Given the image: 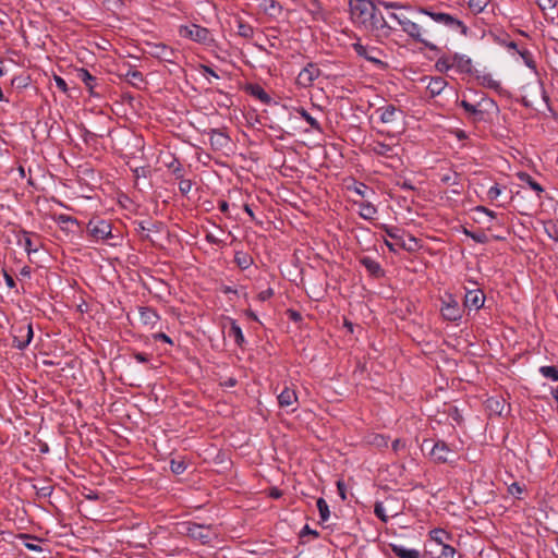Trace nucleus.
<instances>
[{
	"label": "nucleus",
	"instance_id": "17",
	"mask_svg": "<svg viewBox=\"0 0 558 558\" xmlns=\"http://www.w3.org/2000/svg\"><path fill=\"white\" fill-rule=\"evenodd\" d=\"M296 402V392L289 387H284V389L278 395V403L280 408H289L294 405Z\"/></svg>",
	"mask_w": 558,
	"mask_h": 558
},
{
	"label": "nucleus",
	"instance_id": "22",
	"mask_svg": "<svg viewBox=\"0 0 558 558\" xmlns=\"http://www.w3.org/2000/svg\"><path fill=\"white\" fill-rule=\"evenodd\" d=\"M391 550L400 558H420V553L416 549H409L402 545L391 544Z\"/></svg>",
	"mask_w": 558,
	"mask_h": 558
},
{
	"label": "nucleus",
	"instance_id": "35",
	"mask_svg": "<svg viewBox=\"0 0 558 558\" xmlns=\"http://www.w3.org/2000/svg\"><path fill=\"white\" fill-rule=\"evenodd\" d=\"M487 408L494 412V413H497L499 415L502 414V411H504V408H505V402L504 401H500L499 399L497 398H489L487 400Z\"/></svg>",
	"mask_w": 558,
	"mask_h": 558
},
{
	"label": "nucleus",
	"instance_id": "38",
	"mask_svg": "<svg viewBox=\"0 0 558 558\" xmlns=\"http://www.w3.org/2000/svg\"><path fill=\"white\" fill-rule=\"evenodd\" d=\"M158 51L156 52L157 57L165 61H172V57L174 54L173 50L168 48L165 45L157 46Z\"/></svg>",
	"mask_w": 558,
	"mask_h": 558
},
{
	"label": "nucleus",
	"instance_id": "3",
	"mask_svg": "<svg viewBox=\"0 0 558 558\" xmlns=\"http://www.w3.org/2000/svg\"><path fill=\"white\" fill-rule=\"evenodd\" d=\"M387 238L385 239V244L391 252H397L401 248L407 251H412L416 246V240L407 234L403 230L399 228H386L385 229Z\"/></svg>",
	"mask_w": 558,
	"mask_h": 558
},
{
	"label": "nucleus",
	"instance_id": "64",
	"mask_svg": "<svg viewBox=\"0 0 558 558\" xmlns=\"http://www.w3.org/2000/svg\"><path fill=\"white\" fill-rule=\"evenodd\" d=\"M58 219L60 222H75V219L71 218L70 216H65V215H60Z\"/></svg>",
	"mask_w": 558,
	"mask_h": 558
},
{
	"label": "nucleus",
	"instance_id": "2",
	"mask_svg": "<svg viewBox=\"0 0 558 558\" xmlns=\"http://www.w3.org/2000/svg\"><path fill=\"white\" fill-rule=\"evenodd\" d=\"M179 533L186 535L202 544H207L216 536V530L210 524H198L195 522H182L178 526Z\"/></svg>",
	"mask_w": 558,
	"mask_h": 558
},
{
	"label": "nucleus",
	"instance_id": "27",
	"mask_svg": "<svg viewBox=\"0 0 558 558\" xmlns=\"http://www.w3.org/2000/svg\"><path fill=\"white\" fill-rule=\"evenodd\" d=\"M446 86L447 82H445L442 77H433L427 85V89L433 96H436L439 95Z\"/></svg>",
	"mask_w": 558,
	"mask_h": 558
},
{
	"label": "nucleus",
	"instance_id": "47",
	"mask_svg": "<svg viewBox=\"0 0 558 558\" xmlns=\"http://www.w3.org/2000/svg\"><path fill=\"white\" fill-rule=\"evenodd\" d=\"M192 189V181L191 180H181L179 182V190L182 194H187L190 193Z\"/></svg>",
	"mask_w": 558,
	"mask_h": 558
},
{
	"label": "nucleus",
	"instance_id": "6",
	"mask_svg": "<svg viewBox=\"0 0 558 558\" xmlns=\"http://www.w3.org/2000/svg\"><path fill=\"white\" fill-rule=\"evenodd\" d=\"M87 232L96 241L113 238L111 223L106 220L92 219L87 225Z\"/></svg>",
	"mask_w": 558,
	"mask_h": 558
},
{
	"label": "nucleus",
	"instance_id": "42",
	"mask_svg": "<svg viewBox=\"0 0 558 558\" xmlns=\"http://www.w3.org/2000/svg\"><path fill=\"white\" fill-rule=\"evenodd\" d=\"M501 187L498 184H494L487 191V197L490 201H496L501 195Z\"/></svg>",
	"mask_w": 558,
	"mask_h": 558
},
{
	"label": "nucleus",
	"instance_id": "37",
	"mask_svg": "<svg viewBox=\"0 0 558 558\" xmlns=\"http://www.w3.org/2000/svg\"><path fill=\"white\" fill-rule=\"evenodd\" d=\"M519 54L521 56L523 62L525 63V65L532 70H536V64H535V61L533 59V54L530 50L527 49H522V50H518Z\"/></svg>",
	"mask_w": 558,
	"mask_h": 558
},
{
	"label": "nucleus",
	"instance_id": "59",
	"mask_svg": "<svg viewBox=\"0 0 558 558\" xmlns=\"http://www.w3.org/2000/svg\"><path fill=\"white\" fill-rule=\"evenodd\" d=\"M456 26L460 28V32L462 35L466 36L468 35V27L459 20L456 19Z\"/></svg>",
	"mask_w": 558,
	"mask_h": 558
},
{
	"label": "nucleus",
	"instance_id": "12",
	"mask_svg": "<svg viewBox=\"0 0 558 558\" xmlns=\"http://www.w3.org/2000/svg\"><path fill=\"white\" fill-rule=\"evenodd\" d=\"M365 27L376 32L379 36H388L390 34L391 26L388 25L383 14L375 8L374 17L367 22Z\"/></svg>",
	"mask_w": 558,
	"mask_h": 558
},
{
	"label": "nucleus",
	"instance_id": "63",
	"mask_svg": "<svg viewBox=\"0 0 558 558\" xmlns=\"http://www.w3.org/2000/svg\"><path fill=\"white\" fill-rule=\"evenodd\" d=\"M25 547L28 548L29 550H34V551H40L41 550V547L34 544V543H25Z\"/></svg>",
	"mask_w": 558,
	"mask_h": 558
},
{
	"label": "nucleus",
	"instance_id": "23",
	"mask_svg": "<svg viewBox=\"0 0 558 558\" xmlns=\"http://www.w3.org/2000/svg\"><path fill=\"white\" fill-rule=\"evenodd\" d=\"M209 135L210 144L216 148H222L229 143L228 136L218 130H211Z\"/></svg>",
	"mask_w": 558,
	"mask_h": 558
},
{
	"label": "nucleus",
	"instance_id": "24",
	"mask_svg": "<svg viewBox=\"0 0 558 558\" xmlns=\"http://www.w3.org/2000/svg\"><path fill=\"white\" fill-rule=\"evenodd\" d=\"M17 243L27 252V254L38 251V245L33 242L29 232L23 231Z\"/></svg>",
	"mask_w": 558,
	"mask_h": 558
},
{
	"label": "nucleus",
	"instance_id": "1",
	"mask_svg": "<svg viewBox=\"0 0 558 558\" xmlns=\"http://www.w3.org/2000/svg\"><path fill=\"white\" fill-rule=\"evenodd\" d=\"M451 535L441 529L430 532L427 553L432 558H453V548L450 546Z\"/></svg>",
	"mask_w": 558,
	"mask_h": 558
},
{
	"label": "nucleus",
	"instance_id": "8",
	"mask_svg": "<svg viewBox=\"0 0 558 558\" xmlns=\"http://www.w3.org/2000/svg\"><path fill=\"white\" fill-rule=\"evenodd\" d=\"M179 34L181 37L192 39L199 44H206L210 41L209 31L196 24L181 26Z\"/></svg>",
	"mask_w": 558,
	"mask_h": 558
},
{
	"label": "nucleus",
	"instance_id": "32",
	"mask_svg": "<svg viewBox=\"0 0 558 558\" xmlns=\"http://www.w3.org/2000/svg\"><path fill=\"white\" fill-rule=\"evenodd\" d=\"M229 337L233 338L238 345H242L244 342L242 329L235 322H232L231 324L229 329Z\"/></svg>",
	"mask_w": 558,
	"mask_h": 558
},
{
	"label": "nucleus",
	"instance_id": "40",
	"mask_svg": "<svg viewBox=\"0 0 558 558\" xmlns=\"http://www.w3.org/2000/svg\"><path fill=\"white\" fill-rule=\"evenodd\" d=\"M78 77L85 83L86 87L89 89L94 88L95 77L87 70L82 69L78 72Z\"/></svg>",
	"mask_w": 558,
	"mask_h": 558
},
{
	"label": "nucleus",
	"instance_id": "5",
	"mask_svg": "<svg viewBox=\"0 0 558 558\" xmlns=\"http://www.w3.org/2000/svg\"><path fill=\"white\" fill-rule=\"evenodd\" d=\"M13 345L20 350L25 349L32 341L34 332L31 323H17L12 326Z\"/></svg>",
	"mask_w": 558,
	"mask_h": 558
},
{
	"label": "nucleus",
	"instance_id": "46",
	"mask_svg": "<svg viewBox=\"0 0 558 558\" xmlns=\"http://www.w3.org/2000/svg\"><path fill=\"white\" fill-rule=\"evenodd\" d=\"M450 68H451V64H450V62H449V59H448V58L439 59V60L436 62V69H437L439 72H446V71H448Z\"/></svg>",
	"mask_w": 558,
	"mask_h": 558
},
{
	"label": "nucleus",
	"instance_id": "15",
	"mask_svg": "<svg viewBox=\"0 0 558 558\" xmlns=\"http://www.w3.org/2000/svg\"><path fill=\"white\" fill-rule=\"evenodd\" d=\"M376 113L379 120L386 124L395 122L402 114L401 110L397 109L393 105L380 107L376 110Z\"/></svg>",
	"mask_w": 558,
	"mask_h": 558
},
{
	"label": "nucleus",
	"instance_id": "61",
	"mask_svg": "<svg viewBox=\"0 0 558 558\" xmlns=\"http://www.w3.org/2000/svg\"><path fill=\"white\" fill-rule=\"evenodd\" d=\"M202 68L205 73L209 74L210 76H213L215 78H219V75L211 68H209L207 65H203Z\"/></svg>",
	"mask_w": 558,
	"mask_h": 558
},
{
	"label": "nucleus",
	"instance_id": "4",
	"mask_svg": "<svg viewBox=\"0 0 558 558\" xmlns=\"http://www.w3.org/2000/svg\"><path fill=\"white\" fill-rule=\"evenodd\" d=\"M351 17L355 23L367 25L374 17L376 4L371 0H350Z\"/></svg>",
	"mask_w": 558,
	"mask_h": 558
},
{
	"label": "nucleus",
	"instance_id": "60",
	"mask_svg": "<svg viewBox=\"0 0 558 558\" xmlns=\"http://www.w3.org/2000/svg\"><path fill=\"white\" fill-rule=\"evenodd\" d=\"M509 492L513 495V494H521L522 493V488L520 487L519 484L517 483H513L510 487H509Z\"/></svg>",
	"mask_w": 558,
	"mask_h": 558
},
{
	"label": "nucleus",
	"instance_id": "36",
	"mask_svg": "<svg viewBox=\"0 0 558 558\" xmlns=\"http://www.w3.org/2000/svg\"><path fill=\"white\" fill-rule=\"evenodd\" d=\"M317 508H318L322 521H324V522L327 521L329 519L330 511H329L328 504L326 502V500L324 498L317 499Z\"/></svg>",
	"mask_w": 558,
	"mask_h": 558
},
{
	"label": "nucleus",
	"instance_id": "26",
	"mask_svg": "<svg viewBox=\"0 0 558 558\" xmlns=\"http://www.w3.org/2000/svg\"><path fill=\"white\" fill-rule=\"evenodd\" d=\"M359 208H360L359 213H360L361 217L364 219L371 220L377 214L376 207L369 202L360 203Z\"/></svg>",
	"mask_w": 558,
	"mask_h": 558
},
{
	"label": "nucleus",
	"instance_id": "34",
	"mask_svg": "<svg viewBox=\"0 0 558 558\" xmlns=\"http://www.w3.org/2000/svg\"><path fill=\"white\" fill-rule=\"evenodd\" d=\"M544 230L551 240L558 242V222L553 220L545 222Z\"/></svg>",
	"mask_w": 558,
	"mask_h": 558
},
{
	"label": "nucleus",
	"instance_id": "51",
	"mask_svg": "<svg viewBox=\"0 0 558 558\" xmlns=\"http://www.w3.org/2000/svg\"><path fill=\"white\" fill-rule=\"evenodd\" d=\"M337 488H338V493H339L341 499L345 500L347 499V488H345L344 483L339 481L337 483Z\"/></svg>",
	"mask_w": 558,
	"mask_h": 558
},
{
	"label": "nucleus",
	"instance_id": "58",
	"mask_svg": "<svg viewBox=\"0 0 558 558\" xmlns=\"http://www.w3.org/2000/svg\"><path fill=\"white\" fill-rule=\"evenodd\" d=\"M476 210L484 213L485 215L489 216L490 218H496V213L486 207L480 206L476 208Z\"/></svg>",
	"mask_w": 558,
	"mask_h": 558
},
{
	"label": "nucleus",
	"instance_id": "10",
	"mask_svg": "<svg viewBox=\"0 0 558 558\" xmlns=\"http://www.w3.org/2000/svg\"><path fill=\"white\" fill-rule=\"evenodd\" d=\"M320 75L319 68L314 63H308L298 75L296 83L301 87H308Z\"/></svg>",
	"mask_w": 558,
	"mask_h": 558
},
{
	"label": "nucleus",
	"instance_id": "41",
	"mask_svg": "<svg viewBox=\"0 0 558 558\" xmlns=\"http://www.w3.org/2000/svg\"><path fill=\"white\" fill-rule=\"evenodd\" d=\"M374 512L377 515V518H379L381 521H384V522L388 521L389 515L386 513L385 507L381 502L375 504Z\"/></svg>",
	"mask_w": 558,
	"mask_h": 558
},
{
	"label": "nucleus",
	"instance_id": "50",
	"mask_svg": "<svg viewBox=\"0 0 558 558\" xmlns=\"http://www.w3.org/2000/svg\"><path fill=\"white\" fill-rule=\"evenodd\" d=\"M354 191L361 195L362 197H366L367 196V192H369L371 190L363 183H359L355 187H354Z\"/></svg>",
	"mask_w": 558,
	"mask_h": 558
},
{
	"label": "nucleus",
	"instance_id": "7",
	"mask_svg": "<svg viewBox=\"0 0 558 558\" xmlns=\"http://www.w3.org/2000/svg\"><path fill=\"white\" fill-rule=\"evenodd\" d=\"M402 31L407 33L411 38H413L415 41H418L423 44L425 47H427L430 50H436V46L433 45L430 41H428L424 34L427 32L422 25L410 21L409 19L407 21L402 22Z\"/></svg>",
	"mask_w": 558,
	"mask_h": 558
},
{
	"label": "nucleus",
	"instance_id": "39",
	"mask_svg": "<svg viewBox=\"0 0 558 558\" xmlns=\"http://www.w3.org/2000/svg\"><path fill=\"white\" fill-rule=\"evenodd\" d=\"M539 373L554 381H558V369L555 366H542Z\"/></svg>",
	"mask_w": 558,
	"mask_h": 558
},
{
	"label": "nucleus",
	"instance_id": "13",
	"mask_svg": "<svg viewBox=\"0 0 558 558\" xmlns=\"http://www.w3.org/2000/svg\"><path fill=\"white\" fill-rule=\"evenodd\" d=\"M482 86L493 89L497 92L498 94H501L504 92V88L501 86V82L499 80L494 78V76L490 73H487L485 69H480L477 74L474 77Z\"/></svg>",
	"mask_w": 558,
	"mask_h": 558
},
{
	"label": "nucleus",
	"instance_id": "31",
	"mask_svg": "<svg viewBox=\"0 0 558 558\" xmlns=\"http://www.w3.org/2000/svg\"><path fill=\"white\" fill-rule=\"evenodd\" d=\"M296 112L311 125L315 131L322 132L319 122L312 117L304 108H298Z\"/></svg>",
	"mask_w": 558,
	"mask_h": 558
},
{
	"label": "nucleus",
	"instance_id": "43",
	"mask_svg": "<svg viewBox=\"0 0 558 558\" xmlns=\"http://www.w3.org/2000/svg\"><path fill=\"white\" fill-rule=\"evenodd\" d=\"M377 3H378L380 7H383V8L387 9V10H389V9H402V8H404V5H403V4H401L400 2H397V1L377 0Z\"/></svg>",
	"mask_w": 558,
	"mask_h": 558
},
{
	"label": "nucleus",
	"instance_id": "48",
	"mask_svg": "<svg viewBox=\"0 0 558 558\" xmlns=\"http://www.w3.org/2000/svg\"><path fill=\"white\" fill-rule=\"evenodd\" d=\"M536 2L543 11L553 9L556 5V0H536Z\"/></svg>",
	"mask_w": 558,
	"mask_h": 558
},
{
	"label": "nucleus",
	"instance_id": "53",
	"mask_svg": "<svg viewBox=\"0 0 558 558\" xmlns=\"http://www.w3.org/2000/svg\"><path fill=\"white\" fill-rule=\"evenodd\" d=\"M54 81H56V85H57V87L59 89H61L62 92H66V89H68L66 88V83H65V81L62 77L56 76Z\"/></svg>",
	"mask_w": 558,
	"mask_h": 558
},
{
	"label": "nucleus",
	"instance_id": "45",
	"mask_svg": "<svg viewBox=\"0 0 558 558\" xmlns=\"http://www.w3.org/2000/svg\"><path fill=\"white\" fill-rule=\"evenodd\" d=\"M170 469L174 474H181L185 470V464L183 461L172 460L170 463Z\"/></svg>",
	"mask_w": 558,
	"mask_h": 558
},
{
	"label": "nucleus",
	"instance_id": "19",
	"mask_svg": "<svg viewBox=\"0 0 558 558\" xmlns=\"http://www.w3.org/2000/svg\"><path fill=\"white\" fill-rule=\"evenodd\" d=\"M140 319L145 326L154 327L158 323L159 316L157 312L150 307H141Z\"/></svg>",
	"mask_w": 558,
	"mask_h": 558
},
{
	"label": "nucleus",
	"instance_id": "20",
	"mask_svg": "<svg viewBox=\"0 0 558 558\" xmlns=\"http://www.w3.org/2000/svg\"><path fill=\"white\" fill-rule=\"evenodd\" d=\"M518 178H519V180L521 181L522 184L527 185L531 190H533L536 193V195L538 197H541V195L544 192V189L529 173L520 172L518 174Z\"/></svg>",
	"mask_w": 558,
	"mask_h": 558
},
{
	"label": "nucleus",
	"instance_id": "25",
	"mask_svg": "<svg viewBox=\"0 0 558 558\" xmlns=\"http://www.w3.org/2000/svg\"><path fill=\"white\" fill-rule=\"evenodd\" d=\"M123 76L125 77L128 83L137 88H140L141 85L144 83V76L137 70L129 69L128 72L123 74Z\"/></svg>",
	"mask_w": 558,
	"mask_h": 558
},
{
	"label": "nucleus",
	"instance_id": "55",
	"mask_svg": "<svg viewBox=\"0 0 558 558\" xmlns=\"http://www.w3.org/2000/svg\"><path fill=\"white\" fill-rule=\"evenodd\" d=\"M390 17L396 20L401 27H402V22L408 20V17L405 15L399 14V13H391Z\"/></svg>",
	"mask_w": 558,
	"mask_h": 558
},
{
	"label": "nucleus",
	"instance_id": "28",
	"mask_svg": "<svg viewBox=\"0 0 558 558\" xmlns=\"http://www.w3.org/2000/svg\"><path fill=\"white\" fill-rule=\"evenodd\" d=\"M247 89L252 96L256 97L262 102L268 104L270 101L269 95L264 90L262 86L257 84L250 85Z\"/></svg>",
	"mask_w": 558,
	"mask_h": 558
},
{
	"label": "nucleus",
	"instance_id": "57",
	"mask_svg": "<svg viewBox=\"0 0 558 558\" xmlns=\"http://www.w3.org/2000/svg\"><path fill=\"white\" fill-rule=\"evenodd\" d=\"M154 338L156 340H162V341H165V342H167L169 344H172V340L166 333H163V332L156 333L154 336Z\"/></svg>",
	"mask_w": 558,
	"mask_h": 558
},
{
	"label": "nucleus",
	"instance_id": "33",
	"mask_svg": "<svg viewBox=\"0 0 558 558\" xmlns=\"http://www.w3.org/2000/svg\"><path fill=\"white\" fill-rule=\"evenodd\" d=\"M461 106L464 108V110L473 117L474 121L482 120L483 118V111L477 109L476 105H472L468 102L466 100L461 101Z\"/></svg>",
	"mask_w": 558,
	"mask_h": 558
},
{
	"label": "nucleus",
	"instance_id": "56",
	"mask_svg": "<svg viewBox=\"0 0 558 558\" xmlns=\"http://www.w3.org/2000/svg\"><path fill=\"white\" fill-rule=\"evenodd\" d=\"M134 359L138 362V363H146L148 362L149 357L147 354L145 353H141V352H137L134 354Z\"/></svg>",
	"mask_w": 558,
	"mask_h": 558
},
{
	"label": "nucleus",
	"instance_id": "29",
	"mask_svg": "<svg viewBox=\"0 0 558 558\" xmlns=\"http://www.w3.org/2000/svg\"><path fill=\"white\" fill-rule=\"evenodd\" d=\"M372 149L376 155H379V156L392 157V155H393V148L390 145H387L381 142L374 143Z\"/></svg>",
	"mask_w": 558,
	"mask_h": 558
},
{
	"label": "nucleus",
	"instance_id": "49",
	"mask_svg": "<svg viewBox=\"0 0 558 558\" xmlns=\"http://www.w3.org/2000/svg\"><path fill=\"white\" fill-rule=\"evenodd\" d=\"M239 34L243 37H251L252 34H253V29L251 26L248 25H243V24H240L239 25Z\"/></svg>",
	"mask_w": 558,
	"mask_h": 558
},
{
	"label": "nucleus",
	"instance_id": "54",
	"mask_svg": "<svg viewBox=\"0 0 558 558\" xmlns=\"http://www.w3.org/2000/svg\"><path fill=\"white\" fill-rule=\"evenodd\" d=\"M274 294L272 290L271 289H267V290H264L262 292L258 293V299L260 301H266L268 300L271 295Z\"/></svg>",
	"mask_w": 558,
	"mask_h": 558
},
{
	"label": "nucleus",
	"instance_id": "52",
	"mask_svg": "<svg viewBox=\"0 0 558 558\" xmlns=\"http://www.w3.org/2000/svg\"><path fill=\"white\" fill-rule=\"evenodd\" d=\"M3 276H4V281H5V284L8 286V288L13 289L15 287V281L13 279V277L10 274H8L5 270L3 271Z\"/></svg>",
	"mask_w": 558,
	"mask_h": 558
},
{
	"label": "nucleus",
	"instance_id": "14",
	"mask_svg": "<svg viewBox=\"0 0 558 558\" xmlns=\"http://www.w3.org/2000/svg\"><path fill=\"white\" fill-rule=\"evenodd\" d=\"M451 450L444 441L435 442L429 450L432 459L436 462H447Z\"/></svg>",
	"mask_w": 558,
	"mask_h": 558
},
{
	"label": "nucleus",
	"instance_id": "21",
	"mask_svg": "<svg viewBox=\"0 0 558 558\" xmlns=\"http://www.w3.org/2000/svg\"><path fill=\"white\" fill-rule=\"evenodd\" d=\"M423 13L428 15L436 23L444 24L446 26H451L453 24V16L448 13L433 12L427 10H423Z\"/></svg>",
	"mask_w": 558,
	"mask_h": 558
},
{
	"label": "nucleus",
	"instance_id": "11",
	"mask_svg": "<svg viewBox=\"0 0 558 558\" xmlns=\"http://www.w3.org/2000/svg\"><path fill=\"white\" fill-rule=\"evenodd\" d=\"M474 287L475 288L465 291L464 306L469 310L477 311L484 305L485 295L475 283Z\"/></svg>",
	"mask_w": 558,
	"mask_h": 558
},
{
	"label": "nucleus",
	"instance_id": "30",
	"mask_svg": "<svg viewBox=\"0 0 558 558\" xmlns=\"http://www.w3.org/2000/svg\"><path fill=\"white\" fill-rule=\"evenodd\" d=\"M234 262L241 269H247L252 265L253 258L246 253L236 252Z\"/></svg>",
	"mask_w": 558,
	"mask_h": 558
},
{
	"label": "nucleus",
	"instance_id": "62",
	"mask_svg": "<svg viewBox=\"0 0 558 558\" xmlns=\"http://www.w3.org/2000/svg\"><path fill=\"white\" fill-rule=\"evenodd\" d=\"M219 209L221 213L227 214L229 210V204L226 201L219 202Z\"/></svg>",
	"mask_w": 558,
	"mask_h": 558
},
{
	"label": "nucleus",
	"instance_id": "9",
	"mask_svg": "<svg viewBox=\"0 0 558 558\" xmlns=\"http://www.w3.org/2000/svg\"><path fill=\"white\" fill-rule=\"evenodd\" d=\"M480 68L466 54L456 53V72L468 78H474Z\"/></svg>",
	"mask_w": 558,
	"mask_h": 558
},
{
	"label": "nucleus",
	"instance_id": "16",
	"mask_svg": "<svg viewBox=\"0 0 558 558\" xmlns=\"http://www.w3.org/2000/svg\"><path fill=\"white\" fill-rule=\"evenodd\" d=\"M354 51L360 56L365 58L367 61L375 63V64H381V61L378 58V54H380V51L376 48H368L366 46H363L362 44H354L353 45Z\"/></svg>",
	"mask_w": 558,
	"mask_h": 558
},
{
	"label": "nucleus",
	"instance_id": "44",
	"mask_svg": "<svg viewBox=\"0 0 558 558\" xmlns=\"http://www.w3.org/2000/svg\"><path fill=\"white\" fill-rule=\"evenodd\" d=\"M445 305L441 307V314L445 319L447 320H453V306L448 303H444Z\"/></svg>",
	"mask_w": 558,
	"mask_h": 558
},
{
	"label": "nucleus",
	"instance_id": "18",
	"mask_svg": "<svg viewBox=\"0 0 558 558\" xmlns=\"http://www.w3.org/2000/svg\"><path fill=\"white\" fill-rule=\"evenodd\" d=\"M361 265H363L369 275L378 278L384 276V270L379 263H377L374 258L369 256H363L360 259Z\"/></svg>",
	"mask_w": 558,
	"mask_h": 558
}]
</instances>
